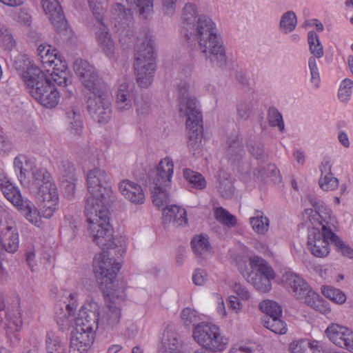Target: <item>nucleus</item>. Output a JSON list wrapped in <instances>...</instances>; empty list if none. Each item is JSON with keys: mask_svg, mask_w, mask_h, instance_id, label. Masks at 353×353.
Returning <instances> with one entry per match:
<instances>
[{"mask_svg": "<svg viewBox=\"0 0 353 353\" xmlns=\"http://www.w3.org/2000/svg\"><path fill=\"white\" fill-rule=\"evenodd\" d=\"M189 84L187 82H181L177 86L178 98L179 100V111L186 117L192 113L194 114H201L197 108L196 99L188 94Z\"/></svg>", "mask_w": 353, "mask_h": 353, "instance_id": "412c9836", "label": "nucleus"}, {"mask_svg": "<svg viewBox=\"0 0 353 353\" xmlns=\"http://www.w3.org/2000/svg\"><path fill=\"white\" fill-rule=\"evenodd\" d=\"M218 190L222 196L229 199L234 193L231 175L223 170H219L217 175Z\"/></svg>", "mask_w": 353, "mask_h": 353, "instance_id": "72a5a7b5", "label": "nucleus"}, {"mask_svg": "<svg viewBox=\"0 0 353 353\" xmlns=\"http://www.w3.org/2000/svg\"><path fill=\"white\" fill-rule=\"evenodd\" d=\"M7 320L10 324H12L16 330H18L22 325L21 311L20 309V302L18 299L13 300L12 303L8 306L7 311Z\"/></svg>", "mask_w": 353, "mask_h": 353, "instance_id": "e433bc0d", "label": "nucleus"}, {"mask_svg": "<svg viewBox=\"0 0 353 353\" xmlns=\"http://www.w3.org/2000/svg\"><path fill=\"white\" fill-rule=\"evenodd\" d=\"M128 1H123L122 3H116L112 8L114 15V26L120 34H128L130 24L132 22V14L131 10L127 7Z\"/></svg>", "mask_w": 353, "mask_h": 353, "instance_id": "6ab92c4d", "label": "nucleus"}, {"mask_svg": "<svg viewBox=\"0 0 353 353\" xmlns=\"http://www.w3.org/2000/svg\"><path fill=\"white\" fill-rule=\"evenodd\" d=\"M319 185L323 191H334L339 188V181L333 174L320 176Z\"/></svg>", "mask_w": 353, "mask_h": 353, "instance_id": "8fccbe9b", "label": "nucleus"}, {"mask_svg": "<svg viewBox=\"0 0 353 353\" xmlns=\"http://www.w3.org/2000/svg\"><path fill=\"white\" fill-rule=\"evenodd\" d=\"M14 168L16 172H19L18 178L21 183L31 174L32 185L38 190L43 186L54 183L49 172L44 169L32 168L30 163L23 156H19L14 159Z\"/></svg>", "mask_w": 353, "mask_h": 353, "instance_id": "9b49d317", "label": "nucleus"}, {"mask_svg": "<svg viewBox=\"0 0 353 353\" xmlns=\"http://www.w3.org/2000/svg\"><path fill=\"white\" fill-rule=\"evenodd\" d=\"M110 299V303L108 304V311L106 312L105 316L103 318V321L110 326H114L120 321L121 310L114 302L123 301L125 299V294L122 290L119 294L114 292V298L108 296Z\"/></svg>", "mask_w": 353, "mask_h": 353, "instance_id": "a878e982", "label": "nucleus"}, {"mask_svg": "<svg viewBox=\"0 0 353 353\" xmlns=\"http://www.w3.org/2000/svg\"><path fill=\"white\" fill-rule=\"evenodd\" d=\"M225 155L233 163L241 160L245 155V150L238 135H232L228 138Z\"/></svg>", "mask_w": 353, "mask_h": 353, "instance_id": "c756f323", "label": "nucleus"}, {"mask_svg": "<svg viewBox=\"0 0 353 353\" xmlns=\"http://www.w3.org/2000/svg\"><path fill=\"white\" fill-rule=\"evenodd\" d=\"M191 245L194 254L200 258H206L211 254V246L206 237L199 235L194 237Z\"/></svg>", "mask_w": 353, "mask_h": 353, "instance_id": "c9c22d12", "label": "nucleus"}, {"mask_svg": "<svg viewBox=\"0 0 353 353\" xmlns=\"http://www.w3.org/2000/svg\"><path fill=\"white\" fill-rule=\"evenodd\" d=\"M259 309L266 314L265 317H279L282 314L281 306L276 302L270 300L263 301L259 303Z\"/></svg>", "mask_w": 353, "mask_h": 353, "instance_id": "a19ab883", "label": "nucleus"}, {"mask_svg": "<svg viewBox=\"0 0 353 353\" xmlns=\"http://www.w3.org/2000/svg\"><path fill=\"white\" fill-rule=\"evenodd\" d=\"M353 80L349 78L343 79L339 87L338 97L343 103L349 101L352 94Z\"/></svg>", "mask_w": 353, "mask_h": 353, "instance_id": "37998d69", "label": "nucleus"}, {"mask_svg": "<svg viewBox=\"0 0 353 353\" xmlns=\"http://www.w3.org/2000/svg\"><path fill=\"white\" fill-rule=\"evenodd\" d=\"M137 113L141 116L145 117L151 113V106L148 101L143 97L138 98L135 101Z\"/></svg>", "mask_w": 353, "mask_h": 353, "instance_id": "052dcab7", "label": "nucleus"}, {"mask_svg": "<svg viewBox=\"0 0 353 353\" xmlns=\"http://www.w3.org/2000/svg\"><path fill=\"white\" fill-rule=\"evenodd\" d=\"M57 70L55 67H53L52 71L50 72V77H46V79H49L50 83L53 81L59 86L68 85L70 83L68 74L63 70L59 72Z\"/></svg>", "mask_w": 353, "mask_h": 353, "instance_id": "603ef678", "label": "nucleus"}, {"mask_svg": "<svg viewBox=\"0 0 353 353\" xmlns=\"http://www.w3.org/2000/svg\"><path fill=\"white\" fill-rule=\"evenodd\" d=\"M307 41L310 53L312 54V57H315L316 59L321 58L324 52L318 34L313 30L308 31Z\"/></svg>", "mask_w": 353, "mask_h": 353, "instance_id": "4c0bfd02", "label": "nucleus"}, {"mask_svg": "<svg viewBox=\"0 0 353 353\" xmlns=\"http://www.w3.org/2000/svg\"><path fill=\"white\" fill-rule=\"evenodd\" d=\"M332 219V210L322 201H310V207L302 214L303 224L307 228V245L312 254L325 257L330 252V241L335 234L326 226Z\"/></svg>", "mask_w": 353, "mask_h": 353, "instance_id": "f03ea898", "label": "nucleus"}, {"mask_svg": "<svg viewBox=\"0 0 353 353\" xmlns=\"http://www.w3.org/2000/svg\"><path fill=\"white\" fill-rule=\"evenodd\" d=\"M2 36L3 46L6 50H12L16 47V41L10 31H8L7 29H5Z\"/></svg>", "mask_w": 353, "mask_h": 353, "instance_id": "338daca9", "label": "nucleus"}, {"mask_svg": "<svg viewBox=\"0 0 353 353\" xmlns=\"http://www.w3.org/2000/svg\"><path fill=\"white\" fill-rule=\"evenodd\" d=\"M0 187L6 198L14 206H17L24 199L19 190H17L9 180L4 177L1 179Z\"/></svg>", "mask_w": 353, "mask_h": 353, "instance_id": "473e14b6", "label": "nucleus"}, {"mask_svg": "<svg viewBox=\"0 0 353 353\" xmlns=\"http://www.w3.org/2000/svg\"><path fill=\"white\" fill-rule=\"evenodd\" d=\"M303 27L309 31L314 30L321 32L324 30L323 24L317 19H310L304 21Z\"/></svg>", "mask_w": 353, "mask_h": 353, "instance_id": "69168bd1", "label": "nucleus"}, {"mask_svg": "<svg viewBox=\"0 0 353 353\" xmlns=\"http://www.w3.org/2000/svg\"><path fill=\"white\" fill-rule=\"evenodd\" d=\"M193 336L199 344L213 352L224 350L228 343L214 325L199 323L194 329Z\"/></svg>", "mask_w": 353, "mask_h": 353, "instance_id": "9d476101", "label": "nucleus"}, {"mask_svg": "<svg viewBox=\"0 0 353 353\" xmlns=\"http://www.w3.org/2000/svg\"><path fill=\"white\" fill-rule=\"evenodd\" d=\"M73 69L81 80L83 86L88 89L104 84V82L99 77L94 67L87 61L78 59L74 61Z\"/></svg>", "mask_w": 353, "mask_h": 353, "instance_id": "f3484780", "label": "nucleus"}, {"mask_svg": "<svg viewBox=\"0 0 353 353\" xmlns=\"http://www.w3.org/2000/svg\"><path fill=\"white\" fill-rule=\"evenodd\" d=\"M119 190L126 200L133 204L141 205L145 201V194L141 185L130 180H122L119 183Z\"/></svg>", "mask_w": 353, "mask_h": 353, "instance_id": "aec40b11", "label": "nucleus"}, {"mask_svg": "<svg viewBox=\"0 0 353 353\" xmlns=\"http://www.w3.org/2000/svg\"><path fill=\"white\" fill-rule=\"evenodd\" d=\"M47 353H65V348L61 343L59 339L52 333L47 335L46 339Z\"/></svg>", "mask_w": 353, "mask_h": 353, "instance_id": "de8ad7c7", "label": "nucleus"}, {"mask_svg": "<svg viewBox=\"0 0 353 353\" xmlns=\"http://www.w3.org/2000/svg\"><path fill=\"white\" fill-rule=\"evenodd\" d=\"M254 105L251 101H243L239 103L236 105L238 118L243 121L248 120L250 117Z\"/></svg>", "mask_w": 353, "mask_h": 353, "instance_id": "6e6d98bb", "label": "nucleus"}, {"mask_svg": "<svg viewBox=\"0 0 353 353\" xmlns=\"http://www.w3.org/2000/svg\"><path fill=\"white\" fill-rule=\"evenodd\" d=\"M214 216L218 221L227 226L233 227L236 223V217L221 207L215 210Z\"/></svg>", "mask_w": 353, "mask_h": 353, "instance_id": "09e8293b", "label": "nucleus"}, {"mask_svg": "<svg viewBox=\"0 0 353 353\" xmlns=\"http://www.w3.org/2000/svg\"><path fill=\"white\" fill-rule=\"evenodd\" d=\"M56 61L61 62V60L57 57V53L55 49H52L47 56H44L43 58L41 59L43 68L47 72H50V69L48 68V67H51L53 65H54V66L57 65V64L55 63Z\"/></svg>", "mask_w": 353, "mask_h": 353, "instance_id": "bf43d9fd", "label": "nucleus"}, {"mask_svg": "<svg viewBox=\"0 0 353 353\" xmlns=\"http://www.w3.org/2000/svg\"><path fill=\"white\" fill-rule=\"evenodd\" d=\"M169 187L170 185H156L152 184L151 194L152 202L158 208H165V206H167L169 203L170 196L168 190V188Z\"/></svg>", "mask_w": 353, "mask_h": 353, "instance_id": "2f4dec72", "label": "nucleus"}, {"mask_svg": "<svg viewBox=\"0 0 353 353\" xmlns=\"http://www.w3.org/2000/svg\"><path fill=\"white\" fill-rule=\"evenodd\" d=\"M17 208L23 213L24 216L30 223L37 226L41 224V212L30 201L24 199Z\"/></svg>", "mask_w": 353, "mask_h": 353, "instance_id": "7c9ffc66", "label": "nucleus"}, {"mask_svg": "<svg viewBox=\"0 0 353 353\" xmlns=\"http://www.w3.org/2000/svg\"><path fill=\"white\" fill-rule=\"evenodd\" d=\"M181 34L190 47L198 44L210 62L219 67L225 64V49L214 32L212 21L205 15H198L195 4L186 3L181 10Z\"/></svg>", "mask_w": 353, "mask_h": 353, "instance_id": "f257e3e1", "label": "nucleus"}, {"mask_svg": "<svg viewBox=\"0 0 353 353\" xmlns=\"http://www.w3.org/2000/svg\"><path fill=\"white\" fill-rule=\"evenodd\" d=\"M134 70L137 81L141 87L147 88L152 81L155 70L153 42L145 38L135 47Z\"/></svg>", "mask_w": 353, "mask_h": 353, "instance_id": "20e7f679", "label": "nucleus"}, {"mask_svg": "<svg viewBox=\"0 0 353 353\" xmlns=\"http://www.w3.org/2000/svg\"><path fill=\"white\" fill-rule=\"evenodd\" d=\"M163 223L165 226L172 224L174 227L187 224L186 211L179 205H173L163 210Z\"/></svg>", "mask_w": 353, "mask_h": 353, "instance_id": "393cba45", "label": "nucleus"}, {"mask_svg": "<svg viewBox=\"0 0 353 353\" xmlns=\"http://www.w3.org/2000/svg\"><path fill=\"white\" fill-rule=\"evenodd\" d=\"M22 77L30 94L43 106L52 108L59 103V92L37 66L28 68Z\"/></svg>", "mask_w": 353, "mask_h": 353, "instance_id": "7ed1b4c3", "label": "nucleus"}, {"mask_svg": "<svg viewBox=\"0 0 353 353\" xmlns=\"http://www.w3.org/2000/svg\"><path fill=\"white\" fill-rule=\"evenodd\" d=\"M251 268L246 276V280L258 291L265 293L272 288L271 280L274 278L273 270L262 258L254 256L249 259Z\"/></svg>", "mask_w": 353, "mask_h": 353, "instance_id": "6e6552de", "label": "nucleus"}, {"mask_svg": "<svg viewBox=\"0 0 353 353\" xmlns=\"http://www.w3.org/2000/svg\"><path fill=\"white\" fill-rule=\"evenodd\" d=\"M88 223V229L92 241L103 251L113 250L119 246L120 241L114 236L113 228L110 224L109 219Z\"/></svg>", "mask_w": 353, "mask_h": 353, "instance_id": "f8f14e48", "label": "nucleus"}, {"mask_svg": "<svg viewBox=\"0 0 353 353\" xmlns=\"http://www.w3.org/2000/svg\"><path fill=\"white\" fill-rule=\"evenodd\" d=\"M42 7L58 32L67 31V21L64 19L61 6L57 0H42Z\"/></svg>", "mask_w": 353, "mask_h": 353, "instance_id": "a211bd4d", "label": "nucleus"}, {"mask_svg": "<svg viewBox=\"0 0 353 353\" xmlns=\"http://www.w3.org/2000/svg\"><path fill=\"white\" fill-rule=\"evenodd\" d=\"M250 224L255 232L264 234L269 230L270 221L268 217L257 212L255 216L250 218Z\"/></svg>", "mask_w": 353, "mask_h": 353, "instance_id": "79ce46f5", "label": "nucleus"}, {"mask_svg": "<svg viewBox=\"0 0 353 353\" xmlns=\"http://www.w3.org/2000/svg\"><path fill=\"white\" fill-rule=\"evenodd\" d=\"M133 85L128 82L121 83L117 92L116 103L119 110L125 111L132 106L133 94L132 92Z\"/></svg>", "mask_w": 353, "mask_h": 353, "instance_id": "bb28decb", "label": "nucleus"}, {"mask_svg": "<svg viewBox=\"0 0 353 353\" xmlns=\"http://www.w3.org/2000/svg\"><path fill=\"white\" fill-rule=\"evenodd\" d=\"M96 39L98 45L103 52L110 58L114 57L115 52V44L107 26L102 22L98 21Z\"/></svg>", "mask_w": 353, "mask_h": 353, "instance_id": "b1692460", "label": "nucleus"}, {"mask_svg": "<svg viewBox=\"0 0 353 353\" xmlns=\"http://www.w3.org/2000/svg\"><path fill=\"white\" fill-rule=\"evenodd\" d=\"M108 251H103L94 259V272L101 290L108 296L114 298L115 290L112 288L121 264L117 262Z\"/></svg>", "mask_w": 353, "mask_h": 353, "instance_id": "423d86ee", "label": "nucleus"}, {"mask_svg": "<svg viewBox=\"0 0 353 353\" xmlns=\"http://www.w3.org/2000/svg\"><path fill=\"white\" fill-rule=\"evenodd\" d=\"M183 176L187 181L192 184L193 188L196 189H203L206 185L204 177L201 174L190 169H185L183 170Z\"/></svg>", "mask_w": 353, "mask_h": 353, "instance_id": "c03bdc74", "label": "nucleus"}, {"mask_svg": "<svg viewBox=\"0 0 353 353\" xmlns=\"http://www.w3.org/2000/svg\"><path fill=\"white\" fill-rule=\"evenodd\" d=\"M300 301L323 314L331 312V306L298 274L288 271V289Z\"/></svg>", "mask_w": 353, "mask_h": 353, "instance_id": "39448f33", "label": "nucleus"}, {"mask_svg": "<svg viewBox=\"0 0 353 353\" xmlns=\"http://www.w3.org/2000/svg\"><path fill=\"white\" fill-rule=\"evenodd\" d=\"M186 128L188 130L189 150L194 155L199 154L202 150L203 125L201 114L186 117Z\"/></svg>", "mask_w": 353, "mask_h": 353, "instance_id": "ddd939ff", "label": "nucleus"}, {"mask_svg": "<svg viewBox=\"0 0 353 353\" xmlns=\"http://www.w3.org/2000/svg\"><path fill=\"white\" fill-rule=\"evenodd\" d=\"M173 170V161L170 157H166L161 159L151 176V183L156 185H170Z\"/></svg>", "mask_w": 353, "mask_h": 353, "instance_id": "4be33fe9", "label": "nucleus"}, {"mask_svg": "<svg viewBox=\"0 0 353 353\" xmlns=\"http://www.w3.org/2000/svg\"><path fill=\"white\" fill-rule=\"evenodd\" d=\"M112 196L111 188H103L100 194H88L85 206V214L88 222L109 219L108 208Z\"/></svg>", "mask_w": 353, "mask_h": 353, "instance_id": "1a4fd4ad", "label": "nucleus"}, {"mask_svg": "<svg viewBox=\"0 0 353 353\" xmlns=\"http://www.w3.org/2000/svg\"><path fill=\"white\" fill-rule=\"evenodd\" d=\"M262 324L265 327L277 334H285L287 332L286 324L279 317H263Z\"/></svg>", "mask_w": 353, "mask_h": 353, "instance_id": "58836bf2", "label": "nucleus"}, {"mask_svg": "<svg viewBox=\"0 0 353 353\" xmlns=\"http://www.w3.org/2000/svg\"><path fill=\"white\" fill-rule=\"evenodd\" d=\"M90 9L97 21H103L105 10L99 0H88Z\"/></svg>", "mask_w": 353, "mask_h": 353, "instance_id": "680f3d73", "label": "nucleus"}, {"mask_svg": "<svg viewBox=\"0 0 353 353\" xmlns=\"http://www.w3.org/2000/svg\"><path fill=\"white\" fill-rule=\"evenodd\" d=\"M248 148L250 154L256 159H262L264 157L263 147L260 142L251 141L248 143Z\"/></svg>", "mask_w": 353, "mask_h": 353, "instance_id": "e2e57ef3", "label": "nucleus"}, {"mask_svg": "<svg viewBox=\"0 0 353 353\" xmlns=\"http://www.w3.org/2000/svg\"><path fill=\"white\" fill-rule=\"evenodd\" d=\"M329 340L338 347L353 352V331L337 324H330L325 330Z\"/></svg>", "mask_w": 353, "mask_h": 353, "instance_id": "4468645a", "label": "nucleus"}, {"mask_svg": "<svg viewBox=\"0 0 353 353\" xmlns=\"http://www.w3.org/2000/svg\"><path fill=\"white\" fill-rule=\"evenodd\" d=\"M268 122L270 126L277 127L278 129L283 132L285 129V124L280 112L274 108H270L268 110Z\"/></svg>", "mask_w": 353, "mask_h": 353, "instance_id": "864d4df0", "label": "nucleus"}, {"mask_svg": "<svg viewBox=\"0 0 353 353\" xmlns=\"http://www.w3.org/2000/svg\"><path fill=\"white\" fill-rule=\"evenodd\" d=\"M141 14L148 15L153 10V0H134Z\"/></svg>", "mask_w": 353, "mask_h": 353, "instance_id": "0e129e2a", "label": "nucleus"}, {"mask_svg": "<svg viewBox=\"0 0 353 353\" xmlns=\"http://www.w3.org/2000/svg\"><path fill=\"white\" fill-rule=\"evenodd\" d=\"M87 109L94 120L105 123L110 119L111 108L108 92L105 84L88 89Z\"/></svg>", "mask_w": 353, "mask_h": 353, "instance_id": "0eeeda50", "label": "nucleus"}, {"mask_svg": "<svg viewBox=\"0 0 353 353\" xmlns=\"http://www.w3.org/2000/svg\"><path fill=\"white\" fill-rule=\"evenodd\" d=\"M99 314L100 307L97 302L94 301L86 302L79 310L74 325L84 327L88 330L96 331L98 328Z\"/></svg>", "mask_w": 353, "mask_h": 353, "instance_id": "2eb2a0df", "label": "nucleus"}, {"mask_svg": "<svg viewBox=\"0 0 353 353\" xmlns=\"http://www.w3.org/2000/svg\"><path fill=\"white\" fill-rule=\"evenodd\" d=\"M308 68L310 74V82L312 86L317 89L321 84V77L318 68L317 60L315 57H310L308 60Z\"/></svg>", "mask_w": 353, "mask_h": 353, "instance_id": "49530a36", "label": "nucleus"}, {"mask_svg": "<svg viewBox=\"0 0 353 353\" xmlns=\"http://www.w3.org/2000/svg\"><path fill=\"white\" fill-rule=\"evenodd\" d=\"M37 197L39 202L59 200L57 188L54 183L40 188V190L37 192Z\"/></svg>", "mask_w": 353, "mask_h": 353, "instance_id": "ea45409f", "label": "nucleus"}, {"mask_svg": "<svg viewBox=\"0 0 353 353\" xmlns=\"http://www.w3.org/2000/svg\"><path fill=\"white\" fill-rule=\"evenodd\" d=\"M292 353H323V344L318 341L301 340L290 343Z\"/></svg>", "mask_w": 353, "mask_h": 353, "instance_id": "c85d7f7f", "label": "nucleus"}, {"mask_svg": "<svg viewBox=\"0 0 353 353\" xmlns=\"http://www.w3.org/2000/svg\"><path fill=\"white\" fill-rule=\"evenodd\" d=\"M59 174L62 178V181H77L76 170L74 164L69 161H63L61 162L59 168Z\"/></svg>", "mask_w": 353, "mask_h": 353, "instance_id": "a18cd8bd", "label": "nucleus"}, {"mask_svg": "<svg viewBox=\"0 0 353 353\" xmlns=\"http://www.w3.org/2000/svg\"><path fill=\"white\" fill-rule=\"evenodd\" d=\"M181 319L184 324L187 326L197 323L200 318L196 310L190 308H185L181 312Z\"/></svg>", "mask_w": 353, "mask_h": 353, "instance_id": "13d9d810", "label": "nucleus"}, {"mask_svg": "<svg viewBox=\"0 0 353 353\" xmlns=\"http://www.w3.org/2000/svg\"><path fill=\"white\" fill-rule=\"evenodd\" d=\"M322 295L332 303L337 305H343L347 300L345 293L339 288L328 285H323L321 287Z\"/></svg>", "mask_w": 353, "mask_h": 353, "instance_id": "f704fd0d", "label": "nucleus"}, {"mask_svg": "<svg viewBox=\"0 0 353 353\" xmlns=\"http://www.w3.org/2000/svg\"><path fill=\"white\" fill-rule=\"evenodd\" d=\"M58 203L59 200L39 202V206L42 216L46 219L51 218L58 208Z\"/></svg>", "mask_w": 353, "mask_h": 353, "instance_id": "5fc2aeb1", "label": "nucleus"}, {"mask_svg": "<svg viewBox=\"0 0 353 353\" xmlns=\"http://www.w3.org/2000/svg\"><path fill=\"white\" fill-rule=\"evenodd\" d=\"M108 177L104 170L95 168L90 170L87 174L88 194L101 193L103 188H111L107 185Z\"/></svg>", "mask_w": 353, "mask_h": 353, "instance_id": "5701e85b", "label": "nucleus"}, {"mask_svg": "<svg viewBox=\"0 0 353 353\" xmlns=\"http://www.w3.org/2000/svg\"><path fill=\"white\" fill-rule=\"evenodd\" d=\"M94 330L74 325L70 339L69 353H86L94 339Z\"/></svg>", "mask_w": 353, "mask_h": 353, "instance_id": "dca6fc26", "label": "nucleus"}, {"mask_svg": "<svg viewBox=\"0 0 353 353\" xmlns=\"http://www.w3.org/2000/svg\"><path fill=\"white\" fill-rule=\"evenodd\" d=\"M177 334L170 330L164 331L159 346V353H181Z\"/></svg>", "mask_w": 353, "mask_h": 353, "instance_id": "cd10ccee", "label": "nucleus"}, {"mask_svg": "<svg viewBox=\"0 0 353 353\" xmlns=\"http://www.w3.org/2000/svg\"><path fill=\"white\" fill-rule=\"evenodd\" d=\"M232 289L239 297L243 301H248L250 297V294L246 288L238 283H234L232 285Z\"/></svg>", "mask_w": 353, "mask_h": 353, "instance_id": "774afa93", "label": "nucleus"}, {"mask_svg": "<svg viewBox=\"0 0 353 353\" xmlns=\"http://www.w3.org/2000/svg\"><path fill=\"white\" fill-rule=\"evenodd\" d=\"M334 242L337 252L345 258L353 259V248L349 244L344 242L337 236H335Z\"/></svg>", "mask_w": 353, "mask_h": 353, "instance_id": "4d7b16f0", "label": "nucleus"}, {"mask_svg": "<svg viewBox=\"0 0 353 353\" xmlns=\"http://www.w3.org/2000/svg\"><path fill=\"white\" fill-rule=\"evenodd\" d=\"M68 118L70 121L71 131L76 134H80L83 130V122L79 112L77 110H72L67 113Z\"/></svg>", "mask_w": 353, "mask_h": 353, "instance_id": "3c124183", "label": "nucleus"}]
</instances>
